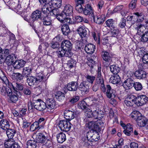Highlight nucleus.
I'll list each match as a JSON object with an SVG mask.
<instances>
[{
  "mask_svg": "<svg viewBox=\"0 0 148 148\" xmlns=\"http://www.w3.org/2000/svg\"><path fill=\"white\" fill-rule=\"evenodd\" d=\"M132 118L136 120L137 125L140 127L148 126V119L145 116H142L139 112L135 110L132 112L130 115Z\"/></svg>",
  "mask_w": 148,
  "mask_h": 148,
  "instance_id": "nucleus-1",
  "label": "nucleus"
},
{
  "mask_svg": "<svg viewBox=\"0 0 148 148\" xmlns=\"http://www.w3.org/2000/svg\"><path fill=\"white\" fill-rule=\"evenodd\" d=\"M86 125L89 129H92V130L99 131L103 126L104 124L101 121L99 120L96 121H90L86 123Z\"/></svg>",
  "mask_w": 148,
  "mask_h": 148,
  "instance_id": "nucleus-2",
  "label": "nucleus"
},
{
  "mask_svg": "<svg viewBox=\"0 0 148 148\" xmlns=\"http://www.w3.org/2000/svg\"><path fill=\"white\" fill-rule=\"evenodd\" d=\"M71 123L66 120L60 121L58 123V126L62 131L68 132L70 130Z\"/></svg>",
  "mask_w": 148,
  "mask_h": 148,
  "instance_id": "nucleus-3",
  "label": "nucleus"
},
{
  "mask_svg": "<svg viewBox=\"0 0 148 148\" xmlns=\"http://www.w3.org/2000/svg\"><path fill=\"white\" fill-rule=\"evenodd\" d=\"M97 131L91 130L87 133V138L88 140L93 142L97 141L99 138V136Z\"/></svg>",
  "mask_w": 148,
  "mask_h": 148,
  "instance_id": "nucleus-4",
  "label": "nucleus"
},
{
  "mask_svg": "<svg viewBox=\"0 0 148 148\" xmlns=\"http://www.w3.org/2000/svg\"><path fill=\"white\" fill-rule=\"evenodd\" d=\"M92 17H93L95 22L99 25L103 24L106 19L105 15L101 14V12L96 14H94Z\"/></svg>",
  "mask_w": 148,
  "mask_h": 148,
  "instance_id": "nucleus-5",
  "label": "nucleus"
},
{
  "mask_svg": "<svg viewBox=\"0 0 148 148\" xmlns=\"http://www.w3.org/2000/svg\"><path fill=\"white\" fill-rule=\"evenodd\" d=\"M41 11L38 10L34 11L32 15L31 18L29 19V22L30 23V25L33 26L35 21L40 18L41 16Z\"/></svg>",
  "mask_w": 148,
  "mask_h": 148,
  "instance_id": "nucleus-6",
  "label": "nucleus"
},
{
  "mask_svg": "<svg viewBox=\"0 0 148 148\" xmlns=\"http://www.w3.org/2000/svg\"><path fill=\"white\" fill-rule=\"evenodd\" d=\"M148 100L147 97L145 95H140L137 97L136 105L138 106H142L147 102Z\"/></svg>",
  "mask_w": 148,
  "mask_h": 148,
  "instance_id": "nucleus-7",
  "label": "nucleus"
},
{
  "mask_svg": "<svg viewBox=\"0 0 148 148\" xmlns=\"http://www.w3.org/2000/svg\"><path fill=\"white\" fill-rule=\"evenodd\" d=\"M79 89L85 94H87L89 90V86L88 84H86V82L85 81H83L78 85Z\"/></svg>",
  "mask_w": 148,
  "mask_h": 148,
  "instance_id": "nucleus-8",
  "label": "nucleus"
},
{
  "mask_svg": "<svg viewBox=\"0 0 148 148\" xmlns=\"http://www.w3.org/2000/svg\"><path fill=\"white\" fill-rule=\"evenodd\" d=\"M83 12L84 15H90L92 17L93 16L94 14L93 9L91 7V5L88 4L85 5Z\"/></svg>",
  "mask_w": 148,
  "mask_h": 148,
  "instance_id": "nucleus-9",
  "label": "nucleus"
},
{
  "mask_svg": "<svg viewBox=\"0 0 148 148\" xmlns=\"http://www.w3.org/2000/svg\"><path fill=\"white\" fill-rule=\"evenodd\" d=\"M134 81L131 78L127 79L123 82V86L126 90H129L132 88L134 85Z\"/></svg>",
  "mask_w": 148,
  "mask_h": 148,
  "instance_id": "nucleus-10",
  "label": "nucleus"
},
{
  "mask_svg": "<svg viewBox=\"0 0 148 148\" xmlns=\"http://www.w3.org/2000/svg\"><path fill=\"white\" fill-rule=\"evenodd\" d=\"M101 53L103 59L105 61L106 64L109 65L111 61V54L105 51H102Z\"/></svg>",
  "mask_w": 148,
  "mask_h": 148,
  "instance_id": "nucleus-11",
  "label": "nucleus"
},
{
  "mask_svg": "<svg viewBox=\"0 0 148 148\" xmlns=\"http://www.w3.org/2000/svg\"><path fill=\"white\" fill-rule=\"evenodd\" d=\"M61 47L65 51L71 50L72 47V45L70 41L65 40L62 42Z\"/></svg>",
  "mask_w": 148,
  "mask_h": 148,
  "instance_id": "nucleus-12",
  "label": "nucleus"
},
{
  "mask_svg": "<svg viewBox=\"0 0 148 148\" xmlns=\"http://www.w3.org/2000/svg\"><path fill=\"white\" fill-rule=\"evenodd\" d=\"M78 84L76 82H72L67 85L66 88L69 91H75L78 88Z\"/></svg>",
  "mask_w": 148,
  "mask_h": 148,
  "instance_id": "nucleus-13",
  "label": "nucleus"
},
{
  "mask_svg": "<svg viewBox=\"0 0 148 148\" xmlns=\"http://www.w3.org/2000/svg\"><path fill=\"white\" fill-rule=\"evenodd\" d=\"M10 126V122L8 119H3L0 121V127L3 130L5 131L9 128Z\"/></svg>",
  "mask_w": 148,
  "mask_h": 148,
  "instance_id": "nucleus-14",
  "label": "nucleus"
},
{
  "mask_svg": "<svg viewBox=\"0 0 148 148\" xmlns=\"http://www.w3.org/2000/svg\"><path fill=\"white\" fill-rule=\"evenodd\" d=\"M116 91L111 88V86L109 85H106V93L107 97L110 98L115 97Z\"/></svg>",
  "mask_w": 148,
  "mask_h": 148,
  "instance_id": "nucleus-15",
  "label": "nucleus"
},
{
  "mask_svg": "<svg viewBox=\"0 0 148 148\" xmlns=\"http://www.w3.org/2000/svg\"><path fill=\"white\" fill-rule=\"evenodd\" d=\"M36 142L43 144L46 142L47 138L42 133H39L36 135Z\"/></svg>",
  "mask_w": 148,
  "mask_h": 148,
  "instance_id": "nucleus-16",
  "label": "nucleus"
},
{
  "mask_svg": "<svg viewBox=\"0 0 148 148\" xmlns=\"http://www.w3.org/2000/svg\"><path fill=\"white\" fill-rule=\"evenodd\" d=\"M64 116L66 120L69 121L75 117L74 112L69 110H66L64 111Z\"/></svg>",
  "mask_w": 148,
  "mask_h": 148,
  "instance_id": "nucleus-17",
  "label": "nucleus"
},
{
  "mask_svg": "<svg viewBox=\"0 0 148 148\" xmlns=\"http://www.w3.org/2000/svg\"><path fill=\"white\" fill-rule=\"evenodd\" d=\"M46 102L47 109L50 110L54 109L56 106V102L54 99L48 98Z\"/></svg>",
  "mask_w": 148,
  "mask_h": 148,
  "instance_id": "nucleus-18",
  "label": "nucleus"
},
{
  "mask_svg": "<svg viewBox=\"0 0 148 148\" xmlns=\"http://www.w3.org/2000/svg\"><path fill=\"white\" fill-rule=\"evenodd\" d=\"M136 16H127V21L128 22L129 24H127L126 27L127 28H130L132 25L134 24L136 22Z\"/></svg>",
  "mask_w": 148,
  "mask_h": 148,
  "instance_id": "nucleus-19",
  "label": "nucleus"
},
{
  "mask_svg": "<svg viewBox=\"0 0 148 148\" xmlns=\"http://www.w3.org/2000/svg\"><path fill=\"white\" fill-rule=\"evenodd\" d=\"M134 75L138 79H143L146 77L147 73L144 70L139 69L135 72Z\"/></svg>",
  "mask_w": 148,
  "mask_h": 148,
  "instance_id": "nucleus-20",
  "label": "nucleus"
},
{
  "mask_svg": "<svg viewBox=\"0 0 148 148\" xmlns=\"http://www.w3.org/2000/svg\"><path fill=\"white\" fill-rule=\"evenodd\" d=\"M16 57L15 56L14 54L8 56L5 60V63L6 64L10 66L12 64H13L14 63V61L16 59Z\"/></svg>",
  "mask_w": 148,
  "mask_h": 148,
  "instance_id": "nucleus-21",
  "label": "nucleus"
},
{
  "mask_svg": "<svg viewBox=\"0 0 148 148\" xmlns=\"http://www.w3.org/2000/svg\"><path fill=\"white\" fill-rule=\"evenodd\" d=\"M88 31V29L84 26L80 27L77 29V32L82 38L86 37Z\"/></svg>",
  "mask_w": 148,
  "mask_h": 148,
  "instance_id": "nucleus-22",
  "label": "nucleus"
},
{
  "mask_svg": "<svg viewBox=\"0 0 148 148\" xmlns=\"http://www.w3.org/2000/svg\"><path fill=\"white\" fill-rule=\"evenodd\" d=\"M25 62L23 60H16L13 64L14 68L16 69H19L24 67Z\"/></svg>",
  "mask_w": 148,
  "mask_h": 148,
  "instance_id": "nucleus-23",
  "label": "nucleus"
},
{
  "mask_svg": "<svg viewBox=\"0 0 148 148\" xmlns=\"http://www.w3.org/2000/svg\"><path fill=\"white\" fill-rule=\"evenodd\" d=\"M95 49V46L91 44L86 45L85 47V50L86 53L89 54L93 53Z\"/></svg>",
  "mask_w": 148,
  "mask_h": 148,
  "instance_id": "nucleus-24",
  "label": "nucleus"
},
{
  "mask_svg": "<svg viewBox=\"0 0 148 148\" xmlns=\"http://www.w3.org/2000/svg\"><path fill=\"white\" fill-rule=\"evenodd\" d=\"M73 10V7L71 5L69 4H67L64 6L63 12L67 16L72 14Z\"/></svg>",
  "mask_w": 148,
  "mask_h": 148,
  "instance_id": "nucleus-25",
  "label": "nucleus"
},
{
  "mask_svg": "<svg viewBox=\"0 0 148 148\" xmlns=\"http://www.w3.org/2000/svg\"><path fill=\"white\" fill-rule=\"evenodd\" d=\"M121 79L119 74H115L112 76L110 79V82L114 84H118L121 81Z\"/></svg>",
  "mask_w": 148,
  "mask_h": 148,
  "instance_id": "nucleus-26",
  "label": "nucleus"
},
{
  "mask_svg": "<svg viewBox=\"0 0 148 148\" xmlns=\"http://www.w3.org/2000/svg\"><path fill=\"white\" fill-rule=\"evenodd\" d=\"M57 140L59 143H62L66 140V136L63 132H60L56 135Z\"/></svg>",
  "mask_w": 148,
  "mask_h": 148,
  "instance_id": "nucleus-27",
  "label": "nucleus"
},
{
  "mask_svg": "<svg viewBox=\"0 0 148 148\" xmlns=\"http://www.w3.org/2000/svg\"><path fill=\"white\" fill-rule=\"evenodd\" d=\"M123 133L126 135L130 136L131 133H133V128L132 125L128 123L126 125V129L123 131Z\"/></svg>",
  "mask_w": 148,
  "mask_h": 148,
  "instance_id": "nucleus-28",
  "label": "nucleus"
},
{
  "mask_svg": "<svg viewBox=\"0 0 148 148\" xmlns=\"http://www.w3.org/2000/svg\"><path fill=\"white\" fill-rule=\"evenodd\" d=\"M133 14L136 16L137 20L136 22L140 24L144 23L145 17L141 13L137 12L134 13Z\"/></svg>",
  "mask_w": 148,
  "mask_h": 148,
  "instance_id": "nucleus-29",
  "label": "nucleus"
},
{
  "mask_svg": "<svg viewBox=\"0 0 148 148\" xmlns=\"http://www.w3.org/2000/svg\"><path fill=\"white\" fill-rule=\"evenodd\" d=\"M62 3V0H51L49 3L51 7L58 8L61 6Z\"/></svg>",
  "mask_w": 148,
  "mask_h": 148,
  "instance_id": "nucleus-30",
  "label": "nucleus"
},
{
  "mask_svg": "<svg viewBox=\"0 0 148 148\" xmlns=\"http://www.w3.org/2000/svg\"><path fill=\"white\" fill-rule=\"evenodd\" d=\"M51 6L49 3L45 4L42 8V12L46 14L51 12Z\"/></svg>",
  "mask_w": 148,
  "mask_h": 148,
  "instance_id": "nucleus-31",
  "label": "nucleus"
},
{
  "mask_svg": "<svg viewBox=\"0 0 148 148\" xmlns=\"http://www.w3.org/2000/svg\"><path fill=\"white\" fill-rule=\"evenodd\" d=\"M13 90L17 92V90H22L23 89V85L15 82H13L10 83Z\"/></svg>",
  "mask_w": 148,
  "mask_h": 148,
  "instance_id": "nucleus-32",
  "label": "nucleus"
},
{
  "mask_svg": "<svg viewBox=\"0 0 148 148\" xmlns=\"http://www.w3.org/2000/svg\"><path fill=\"white\" fill-rule=\"evenodd\" d=\"M110 69L111 72L115 75L118 74L120 68L117 65H112L110 66Z\"/></svg>",
  "mask_w": 148,
  "mask_h": 148,
  "instance_id": "nucleus-33",
  "label": "nucleus"
},
{
  "mask_svg": "<svg viewBox=\"0 0 148 148\" xmlns=\"http://www.w3.org/2000/svg\"><path fill=\"white\" fill-rule=\"evenodd\" d=\"M42 22L44 25L45 26L51 25H52V20L47 15L43 18Z\"/></svg>",
  "mask_w": 148,
  "mask_h": 148,
  "instance_id": "nucleus-34",
  "label": "nucleus"
},
{
  "mask_svg": "<svg viewBox=\"0 0 148 148\" xmlns=\"http://www.w3.org/2000/svg\"><path fill=\"white\" fill-rule=\"evenodd\" d=\"M27 82L30 86H32L35 84H38L36 77L32 76L28 77L27 78Z\"/></svg>",
  "mask_w": 148,
  "mask_h": 148,
  "instance_id": "nucleus-35",
  "label": "nucleus"
},
{
  "mask_svg": "<svg viewBox=\"0 0 148 148\" xmlns=\"http://www.w3.org/2000/svg\"><path fill=\"white\" fill-rule=\"evenodd\" d=\"M6 133L9 138L12 139L16 134V132L14 129H6Z\"/></svg>",
  "mask_w": 148,
  "mask_h": 148,
  "instance_id": "nucleus-36",
  "label": "nucleus"
},
{
  "mask_svg": "<svg viewBox=\"0 0 148 148\" xmlns=\"http://www.w3.org/2000/svg\"><path fill=\"white\" fill-rule=\"evenodd\" d=\"M55 96L58 101H61L64 98L65 95L60 91H58L55 92Z\"/></svg>",
  "mask_w": 148,
  "mask_h": 148,
  "instance_id": "nucleus-37",
  "label": "nucleus"
},
{
  "mask_svg": "<svg viewBox=\"0 0 148 148\" xmlns=\"http://www.w3.org/2000/svg\"><path fill=\"white\" fill-rule=\"evenodd\" d=\"M110 32L111 36L116 37L118 35L120 31L116 26L111 28Z\"/></svg>",
  "mask_w": 148,
  "mask_h": 148,
  "instance_id": "nucleus-38",
  "label": "nucleus"
},
{
  "mask_svg": "<svg viewBox=\"0 0 148 148\" xmlns=\"http://www.w3.org/2000/svg\"><path fill=\"white\" fill-rule=\"evenodd\" d=\"M38 123L37 122H35L30 126V130L32 131H34L36 130H39L42 129V125H38Z\"/></svg>",
  "mask_w": 148,
  "mask_h": 148,
  "instance_id": "nucleus-39",
  "label": "nucleus"
},
{
  "mask_svg": "<svg viewBox=\"0 0 148 148\" xmlns=\"http://www.w3.org/2000/svg\"><path fill=\"white\" fill-rule=\"evenodd\" d=\"M41 99H38L36 100H35L33 103V106L34 108L39 111L40 109V106Z\"/></svg>",
  "mask_w": 148,
  "mask_h": 148,
  "instance_id": "nucleus-40",
  "label": "nucleus"
},
{
  "mask_svg": "<svg viewBox=\"0 0 148 148\" xmlns=\"http://www.w3.org/2000/svg\"><path fill=\"white\" fill-rule=\"evenodd\" d=\"M12 78L16 79L17 81L20 82L23 80V76L19 73H14L12 75Z\"/></svg>",
  "mask_w": 148,
  "mask_h": 148,
  "instance_id": "nucleus-41",
  "label": "nucleus"
},
{
  "mask_svg": "<svg viewBox=\"0 0 148 148\" xmlns=\"http://www.w3.org/2000/svg\"><path fill=\"white\" fill-rule=\"evenodd\" d=\"M62 33L65 35H67L70 32V29L68 25L67 24L63 25L61 28Z\"/></svg>",
  "mask_w": 148,
  "mask_h": 148,
  "instance_id": "nucleus-42",
  "label": "nucleus"
},
{
  "mask_svg": "<svg viewBox=\"0 0 148 148\" xmlns=\"http://www.w3.org/2000/svg\"><path fill=\"white\" fill-rule=\"evenodd\" d=\"M27 148H36V142L35 140H29L27 143Z\"/></svg>",
  "mask_w": 148,
  "mask_h": 148,
  "instance_id": "nucleus-43",
  "label": "nucleus"
},
{
  "mask_svg": "<svg viewBox=\"0 0 148 148\" xmlns=\"http://www.w3.org/2000/svg\"><path fill=\"white\" fill-rule=\"evenodd\" d=\"M0 79L6 85H9V82L7 77L5 76L3 72L0 70Z\"/></svg>",
  "mask_w": 148,
  "mask_h": 148,
  "instance_id": "nucleus-44",
  "label": "nucleus"
},
{
  "mask_svg": "<svg viewBox=\"0 0 148 148\" xmlns=\"http://www.w3.org/2000/svg\"><path fill=\"white\" fill-rule=\"evenodd\" d=\"M106 24L107 26L109 28H113L116 27L115 21L112 19H110L107 20L106 22Z\"/></svg>",
  "mask_w": 148,
  "mask_h": 148,
  "instance_id": "nucleus-45",
  "label": "nucleus"
},
{
  "mask_svg": "<svg viewBox=\"0 0 148 148\" xmlns=\"http://www.w3.org/2000/svg\"><path fill=\"white\" fill-rule=\"evenodd\" d=\"M78 107L79 108L83 110L84 111H85V109H87V108L89 107L88 106H87L86 103L84 101H82L79 102L78 104Z\"/></svg>",
  "mask_w": 148,
  "mask_h": 148,
  "instance_id": "nucleus-46",
  "label": "nucleus"
},
{
  "mask_svg": "<svg viewBox=\"0 0 148 148\" xmlns=\"http://www.w3.org/2000/svg\"><path fill=\"white\" fill-rule=\"evenodd\" d=\"M32 70L29 67H25L23 69V74L25 77H27L31 74Z\"/></svg>",
  "mask_w": 148,
  "mask_h": 148,
  "instance_id": "nucleus-47",
  "label": "nucleus"
},
{
  "mask_svg": "<svg viewBox=\"0 0 148 148\" xmlns=\"http://www.w3.org/2000/svg\"><path fill=\"white\" fill-rule=\"evenodd\" d=\"M14 143L13 139L10 138L5 141L4 143L5 147L6 148H11V145Z\"/></svg>",
  "mask_w": 148,
  "mask_h": 148,
  "instance_id": "nucleus-48",
  "label": "nucleus"
},
{
  "mask_svg": "<svg viewBox=\"0 0 148 148\" xmlns=\"http://www.w3.org/2000/svg\"><path fill=\"white\" fill-rule=\"evenodd\" d=\"M144 24H142L137 27V33L139 35L141 34L143 32L144 28H145V27H147L144 25Z\"/></svg>",
  "mask_w": 148,
  "mask_h": 148,
  "instance_id": "nucleus-49",
  "label": "nucleus"
},
{
  "mask_svg": "<svg viewBox=\"0 0 148 148\" xmlns=\"http://www.w3.org/2000/svg\"><path fill=\"white\" fill-rule=\"evenodd\" d=\"M66 15L62 12L60 14H59L57 15L56 18L61 23H63L64 19L66 18Z\"/></svg>",
  "mask_w": 148,
  "mask_h": 148,
  "instance_id": "nucleus-50",
  "label": "nucleus"
},
{
  "mask_svg": "<svg viewBox=\"0 0 148 148\" xmlns=\"http://www.w3.org/2000/svg\"><path fill=\"white\" fill-rule=\"evenodd\" d=\"M136 99L137 97L135 96L134 95L132 94L128 95L126 98V99H127V100L132 101V102L134 103V104H135Z\"/></svg>",
  "mask_w": 148,
  "mask_h": 148,
  "instance_id": "nucleus-51",
  "label": "nucleus"
},
{
  "mask_svg": "<svg viewBox=\"0 0 148 148\" xmlns=\"http://www.w3.org/2000/svg\"><path fill=\"white\" fill-rule=\"evenodd\" d=\"M87 81L89 83L92 84L95 79V76L87 75L85 76Z\"/></svg>",
  "mask_w": 148,
  "mask_h": 148,
  "instance_id": "nucleus-52",
  "label": "nucleus"
},
{
  "mask_svg": "<svg viewBox=\"0 0 148 148\" xmlns=\"http://www.w3.org/2000/svg\"><path fill=\"white\" fill-rule=\"evenodd\" d=\"M75 4L76 10L79 13H80L82 12L84 9L82 6V5L83 4L75 3Z\"/></svg>",
  "mask_w": 148,
  "mask_h": 148,
  "instance_id": "nucleus-53",
  "label": "nucleus"
},
{
  "mask_svg": "<svg viewBox=\"0 0 148 148\" xmlns=\"http://www.w3.org/2000/svg\"><path fill=\"white\" fill-rule=\"evenodd\" d=\"M96 82V84L99 85L102 83H104V81L103 76L101 75H97Z\"/></svg>",
  "mask_w": 148,
  "mask_h": 148,
  "instance_id": "nucleus-54",
  "label": "nucleus"
},
{
  "mask_svg": "<svg viewBox=\"0 0 148 148\" xmlns=\"http://www.w3.org/2000/svg\"><path fill=\"white\" fill-rule=\"evenodd\" d=\"M65 51L63 49L62 47L58 49V50L57 52V56L59 58H61L64 57L65 54Z\"/></svg>",
  "mask_w": 148,
  "mask_h": 148,
  "instance_id": "nucleus-55",
  "label": "nucleus"
},
{
  "mask_svg": "<svg viewBox=\"0 0 148 148\" xmlns=\"http://www.w3.org/2000/svg\"><path fill=\"white\" fill-rule=\"evenodd\" d=\"M135 89L137 91L141 90L142 88V86L141 84L139 82H134V85L133 86Z\"/></svg>",
  "mask_w": 148,
  "mask_h": 148,
  "instance_id": "nucleus-56",
  "label": "nucleus"
},
{
  "mask_svg": "<svg viewBox=\"0 0 148 148\" xmlns=\"http://www.w3.org/2000/svg\"><path fill=\"white\" fill-rule=\"evenodd\" d=\"M9 53L10 51L9 49H4L2 50L1 48L0 47V53L4 57L9 54Z\"/></svg>",
  "mask_w": 148,
  "mask_h": 148,
  "instance_id": "nucleus-57",
  "label": "nucleus"
},
{
  "mask_svg": "<svg viewBox=\"0 0 148 148\" xmlns=\"http://www.w3.org/2000/svg\"><path fill=\"white\" fill-rule=\"evenodd\" d=\"M85 113L86 116L88 118H90L92 117V112L91 110L89 108H87L84 111Z\"/></svg>",
  "mask_w": 148,
  "mask_h": 148,
  "instance_id": "nucleus-58",
  "label": "nucleus"
},
{
  "mask_svg": "<svg viewBox=\"0 0 148 148\" xmlns=\"http://www.w3.org/2000/svg\"><path fill=\"white\" fill-rule=\"evenodd\" d=\"M141 40L143 42H146L148 40V31L143 35L141 38Z\"/></svg>",
  "mask_w": 148,
  "mask_h": 148,
  "instance_id": "nucleus-59",
  "label": "nucleus"
},
{
  "mask_svg": "<svg viewBox=\"0 0 148 148\" xmlns=\"http://www.w3.org/2000/svg\"><path fill=\"white\" fill-rule=\"evenodd\" d=\"M7 88L4 86H3L0 87V94L3 96H5L7 95Z\"/></svg>",
  "mask_w": 148,
  "mask_h": 148,
  "instance_id": "nucleus-60",
  "label": "nucleus"
},
{
  "mask_svg": "<svg viewBox=\"0 0 148 148\" xmlns=\"http://www.w3.org/2000/svg\"><path fill=\"white\" fill-rule=\"evenodd\" d=\"M101 112V111H99V110L97 109L93 112L92 117H93L95 119H97L100 115Z\"/></svg>",
  "mask_w": 148,
  "mask_h": 148,
  "instance_id": "nucleus-61",
  "label": "nucleus"
},
{
  "mask_svg": "<svg viewBox=\"0 0 148 148\" xmlns=\"http://www.w3.org/2000/svg\"><path fill=\"white\" fill-rule=\"evenodd\" d=\"M44 77V75L42 73H40L37 75L36 77L37 83L38 84L40 82H41L43 79Z\"/></svg>",
  "mask_w": 148,
  "mask_h": 148,
  "instance_id": "nucleus-62",
  "label": "nucleus"
},
{
  "mask_svg": "<svg viewBox=\"0 0 148 148\" xmlns=\"http://www.w3.org/2000/svg\"><path fill=\"white\" fill-rule=\"evenodd\" d=\"M75 64V61L74 59H71L68 61V65L70 68H72Z\"/></svg>",
  "mask_w": 148,
  "mask_h": 148,
  "instance_id": "nucleus-63",
  "label": "nucleus"
},
{
  "mask_svg": "<svg viewBox=\"0 0 148 148\" xmlns=\"http://www.w3.org/2000/svg\"><path fill=\"white\" fill-rule=\"evenodd\" d=\"M123 140L122 138H120L118 140V144L119 145H116L114 147L111 148H121V145L123 144Z\"/></svg>",
  "mask_w": 148,
  "mask_h": 148,
  "instance_id": "nucleus-64",
  "label": "nucleus"
}]
</instances>
